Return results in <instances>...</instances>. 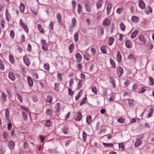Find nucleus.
<instances>
[{
    "label": "nucleus",
    "instance_id": "obj_28",
    "mask_svg": "<svg viewBox=\"0 0 154 154\" xmlns=\"http://www.w3.org/2000/svg\"><path fill=\"white\" fill-rule=\"evenodd\" d=\"M110 83L112 85L113 87L114 88H115L116 87V84L114 78L112 77H110Z\"/></svg>",
    "mask_w": 154,
    "mask_h": 154
},
{
    "label": "nucleus",
    "instance_id": "obj_36",
    "mask_svg": "<svg viewBox=\"0 0 154 154\" xmlns=\"http://www.w3.org/2000/svg\"><path fill=\"white\" fill-rule=\"evenodd\" d=\"M123 10L124 8L123 7L119 8L117 10L116 12L117 14H119L123 11Z\"/></svg>",
    "mask_w": 154,
    "mask_h": 154
},
{
    "label": "nucleus",
    "instance_id": "obj_9",
    "mask_svg": "<svg viewBox=\"0 0 154 154\" xmlns=\"http://www.w3.org/2000/svg\"><path fill=\"white\" fill-rule=\"evenodd\" d=\"M110 22L108 19H106L104 20L102 23V25L104 26H107L110 25Z\"/></svg>",
    "mask_w": 154,
    "mask_h": 154
},
{
    "label": "nucleus",
    "instance_id": "obj_21",
    "mask_svg": "<svg viewBox=\"0 0 154 154\" xmlns=\"http://www.w3.org/2000/svg\"><path fill=\"white\" fill-rule=\"evenodd\" d=\"M85 8L87 12H89L91 9V8L90 5L86 3L85 4Z\"/></svg>",
    "mask_w": 154,
    "mask_h": 154
},
{
    "label": "nucleus",
    "instance_id": "obj_1",
    "mask_svg": "<svg viewBox=\"0 0 154 154\" xmlns=\"http://www.w3.org/2000/svg\"><path fill=\"white\" fill-rule=\"evenodd\" d=\"M41 43L42 45V48L44 50H47L48 49V45L46 43V41L43 39L41 40Z\"/></svg>",
    "mask_w": 154,
    "mask_h": 154
},
{
    "label": "nucleus",
    "instance_id": "obj_39",
    "mask_svg": "<svg viewBox=\"0 0 154 154\" xmlns=\"http://www.w3.org/2000/svg\"><path fill=\"white\" fill-rule=\"evenodd\" d=\"M0 68L2 70L5 69V66L3 61L0 59Z\"/></svg>",
    "mask_w": 154,
    "mask_h": 154
},
{
    "label": "nucleus",
    "instance_id": "obj_12",
    "mask_svg": "<svg viewBox=\"0 0 154 154\" xmlns=\"http://www.w3.org/2000/svg\"><path fill=\"white\" fill-rule=\"evenodd\" d=\"M139 6L142 9H144L145 7V5L144 2L142 0H140L139 2Z\"/></svg>",
    "mask_w": 154,
    "mask_h": 154
},
{
    "label": "nucleus",
    "instance_id": "obj_54",
    "mask_svg": "<svg viewBox=\"0 0 154 154\" xmlns=\"http://www.w3.org/2000/svg\"><path fill=\"white\" fill-rule=\"evenodd\" d=\"M46 113L47 115L51 116L52 115V112L50 109H48L46 111Z\"/></svg>",
    "mask_w": 154,
    "mask_h": 154
},
{
    "label": "nucleus",
    "instance_id": "obj_63",
    "mask_svg": "<svg viewBox=\"0 0 154 154\" xmlns=\"http://www.w3.org/2000/svg\"><path fill=\"white\" fill-rule=\"evenodd\" d=\"M76 22V21L75 19L74 18H73L72 20V25L73 26H75Z\"/></svg>",
    "mask_w": 154,
    "mask_h": 154
},
{
    "label": "nucleus",
    "instance_id": "obj_16",
    "mask_svg": "<svg viewBox=\"0 0 154 154\" xmlns=\"http://www.w3.org/2000/svg\"><path fill=\"white\" fill-rule=\"evenodd\" d=\"M117 57L118 61L119 62H120L122 60V56L121 54V53L119 51L117 52Z\"/></svg>",
    "mask_w": 154,
    "mask_h": 154
},
{
    "label": "nucleus",
    "instance_id": "obj_6",
    "mask_svg": "<svg viewBox=\"0 0 154 154\" xmlns=\"http://www.w3.org/2000/svg\"><path fill=\"white\" fill-rule=\"evenodd\" d=\"M136 141L134 143V146L136 147H138L141 145L142 142V140L140 138H136Z\"/></svg>",
    "mask_w": 154,
    "mask_h": 154
},
{
    "label": "nucleus",
    "instance_id": "obj_47",
    "mask_svg": "<svg viewBox=\"0 0 154 154\" xmlns=\"http://www.w3.org/2000/svg\"><path fill=\"white\" fill-rule=\"evenodd\" d=\"M5 152V150L4 147H0V154H4Z\"/></svg>",
    "mask_w": 154,
    "mask_h": 154
},
{
    "label": "nucleus",
    "instance_id": "obj_53",
    "mask_svg": "<svg viewBox=\"0 0 154 154\" xmlns=\"http://www.w3.org/2000/svg\"><path fill=\"white\" fill-rule=\"evenodd\" d=\"M51 124L52 123L50 120H48L46 121L45 123V125H46V126H51Z\"/></svg>",
    "mask_w": 154,
    "mask_h": 154
},
{
    "label": "nucleus",
    "instance_id": "obj_14",
    "mask_svg": "<svg viewBox=\"0 0 154 154\" xmlns=\"http://www.w3.org/2000/svg\"><path fill=\"white\" fill-rule=\"evenodd\" d=\"M139 18L134 16H132L131 18V20L133 22H134L135 23H137L139 21Z\"/></svg>",
    "mask_w": 154,
    "mask_h": 154
},
{
    "label": "nucleus",
    "instance_id": "obj_37",
    "mask_svg": "<svg viewBox=\"0 0 154 154\" xmlns=\"http://www.w3.org/2000/svg\"><path fill=\"white\" fill-rule=\"evenodd\" d=\"M120 27L121 29L124 31L125 30V26L123 23H121L120 24Z\"/></svg>",
    "mask_w": 154,
    "mask_h": 154
},
{
    "label": "nucleus",
    "instance_id": "obj_8",
    "mask_svg": "<svg viewBox=\"0 0 154 154\" xmlns=\"http://www.w3.org/2000/svg\"><path fill=\"white\" fill-rule=\"evenodd\" d=\"M8 146L10 149H13L15 146L14 142L12 141H10L8 143Z\"/></svg>",
    "mask_w": 154,
    "mask_h": 154
},
{
    "label": "nucleus",
    "instance_id": "obj_31",
    "mask_svg": "<svg viewBox=\"0 0 154 154\" xmlns=\"http://www.w3.org/2000/svg\"><path fill=\"white\" fill-rule=\"evenodd\" d=\"M56 17L57 19L58 22L59 23H60L61 21V15L60 13L57 14Z\"/></svg>",
    "mask_w": 154,
    "mask_h": 154
},
{
    "label": "nucleus",
    "instance_id": "obj_23",
    "mask_svg": "<svg viewBox=\"0 0 154 154\" xmlns=\"http://www.w3.org/2000/svg\"><path fill=\"white\" fill-rule=\"evenodd\" d=\"M139 40L143 44H145V41L144 36L143 35H140L139 36Z\"/></svg>",
    "mask_w": 154,
    "mask_h": 154
},
{
    "label": "nucleus",
    "instance_id": "obj_10",
    "mask_svg": "<svg viewBox=\"0 0 154 154\" xmlns=\"http://www.w3.org/2000/svg\"><path fill=\"white\" fill-rule=\"evenodd\" d=\"M52 97L50 95H48L45 99L46 101L49 103H51L52 100Z\"/></svg>",
    "mask_w": 154,
    "mask_h": 154
},
{
    "label": "nucleus",
    "instance_id": "obj_59",
    "mask_svg": "<svg viewBox=\"0 0 154 154\" xmlns=\"http://www.w3.org/2000/svg\"><path fill=\"white\" fill-rule=\"evenodd\" d=\"M20 108L24 110L25 111H26L27 112H28L29 111L28 109L25 106H20Z\"/></svg>",
    "mask_w": 154,
    "mask_h": 154
},
{
    "label": "nucleus",
    "instance_id": "obj_58",
    "mask_svg": "<svg viewBox=\"0 0 154 154\" xmlns=\"http://www.w3.org/2000/svg\"><path fill=\"white\" fill-rule=\"evenodd\" d=\"M14 32L13 30H11L10 32V36L12 38H13L14 37Z\"/></svg>",
    "mask_w": 154,
    "mask_h": 154
},
{
    "label": "nucleus",
    "instance_id": "obj_41",
    "mask_svg": "<svg viewBox=\"0 0 154 154\" xmlns=\"http://www.w3.org/2000/svg\"><path fill=\"white\" fill-rule=\"evenodd\" d=\"M3 136L4 139L6 141H7L8 139V134L5 131H4L3 133Z\"/></svg>",
    "mask_w": 154,
    "mask_h": 154
},
{
    "label": "nucleus",
    "instance_id": "obj_25",
    "mask_svg": "<svg viewBox=\"0 0 154 154\" xmlns=\"http://www.w3.org/2000/svg\"><path fill=\"white\" fill-rule=\"evenodd\" d=\"M21 114L24 120L25 121L27 119V115L26 113L23 111L22 112Z\"/></svg>",
    "mask_w": 154,
    "mask_h": 154
},
{
    "label": "nucleus",
    "instance_id": "obj_24",
    "mask_svg": "<svg viewBox=\"0 0 154 154\" xmlns=\"http://www.w3.org/2000/svg\"><path fill=\"white\" fill-rule=\"evenodd\" d=\"M139 31L137 30H136L133 32L131 35V38H135L137 34L138 33Z\"/></svg>",
    "mask_w": 154,
    "mask_h": 154
},
{
    "label": "nucleus",
    "instance_id": "obj_11",
    "mask_svg": "<svg viewBox=\"0 0 154 154\" xmlns=\"http://www.w3.org/2000/svg\"><path fill=\"white\" fill-rule=\"evenodd\" d=\"M86 122L87 124L89 125L92 122L91 117L90 116H88L86 118Z\"/></svg>",
    "mask_w": 154,
    "mask_h": 154
},
{
    "label": "nucleus",
    "instance_id": "obj_46",
    "mask_svg": "<svg viewBox=\"0 0 154 154\" xmlns=\"http://www.w3.org/2000/svg\"><path fill=\"white\" fill-rule=\"evenodd\" d=\"M82 10V8L80 4L78 5V11L79 14H80Z\"/></svg>",
    "mask_w": 154,
    "mask_h": 154
},
{
    "label": "nucleus",
    "instance_id": "obj_4",
    "mask_svg": "<svg viewBox=\"0 0 154 154\" xmlns=\"http://www.w3.org/2000/svg\"><path fill=\"white\" fill-rule=\"evenodd\" d=\"M123 72V69L121 67H119L117 69V73L118 76L119 77H121L122 75Z\"/></svg>",
    "mask_w": 154,
    "mask_h": 154
},
{
    "label": "nucleus",
    "instance_id": "obj_29",
    "mask_svg": "<svg viewBox=\"0 0 154 154\" xmlns=\"http://www.w3.org/2000/svg\"><path fill=\"white\" fill-rule=\"evenodd\" d=\"M114 38L112 37L110 38L108 40V44L109 46H111L113 43Z\"/></svg>",
    "mask_w": 154,
    "mask_h": 154
},
{
    "label": "nucleus",
    "instance_id": "obj_57",
    "mask_svg": "<svg viewBox=\"0 0 154 154\" xmlns=\"http://www.w3.org/2000/svg\"><path fill=\"white\" fill-rule=\"evenodd\" d=\"M17 95L19 100L20 101V102H22L23 101L22 100V97L19 94H17Z\"/></svg>",
    "mask_w": 154,
    "mask_h": 154
},
{
    "label": "nucleus",
    "instance_id": "obj_27",
    "mask_svg": "<svg viewBox=\"0 0 154 154\" xmlns=\"http://www.w3.org/2000/svg\"><path fill=\"white\" fill-rule=\"evenodd\" d=\"M100 50L104 54H106L107 52L106 48V46H103L100 48Z\"/></svg>",
    "mask_w": 154,
    "mask_h": 154
},
{
    "label": "nucleus",
    "instance_id": "obj_45",
    "mask_svg": "<svg viewBox=\"0 0 154 154\" xmlns=\"http://www.w3.org/2000/svg\"><path fill=\"white\" fill-rule=\"evenodd\" d=\"M9 59L10 62L12 64H13L14 63V57L11 55L9 56Z\"/></svg>",
    "mask_w": 154,
    "mask_h": 154
},
{
    "label": "nucleus",
    "instance_id": "obj_2",
    "mask_svg": "<svg viewBox=\"0 0 154 154\" xmlns=\"http://www.w3.org/2000/svg\"><path fill=\"white\" fill-rule=\"evenodd\" d=\"M20 24L26 32H28L29 29L26 25L23 22L22 19L20 20Z\"/></svg>",
    "mask_w": 154,
    "mask_h": 154
},
{
    "label": "nucleus",
    "instance_id": "obj_52",
    "mask_svg": "<svg viewBox=\"0 0 154 154\" xmlns=\"http://www.w3.org/2000/svg\"><path fill=\"white\" fill-rule=\"evenodd\" d=\"M44 68L47 71H49V65L48 63H45L44 65Z\"/></svg>",
    "mask_w": 154,
    "mask_h": 154
},
{
    "label": "nucleus",
    "instance_id": "obj_61",
    "mask_svg": "<svg viewBox=\"0 0 154 154\" xmlns=\"http://www.w3.org/2000/svg\"><path fill=\"white\" fill-rule=\"evenodd\" d=\"M68 131V128L67 127H64L63 129V131L64 134H67V132Z\"/></svg>",
    "mask_w": 154,
    "mask_h": 154
},
{
    "label": "nucleus",
    "instance_id": "obj_40",
    "mask_svg": "<svg viewBox=\"0 0 154 154\" xmlns=\"http://www.w3.org/2000/svg\"><path fill=\"white\" fill-rule=\"evenodd\" d=\"M119 149H121L122 151L124 149L125 147L124 144L123 143H119Z\"/></svg>",
    "mask_w": 154,
    "mask_h": 154
},
{
    "label": "nucleus",
    "instance_id": "obj_62",
    "mask_svg": "<svg viewBox=\"0 0 154 154\" xmlns=\"http://www.w3.org/2000/svg\"><path fill=\"white\" fill-rule=\"evenodd\" d=\"M87 100V98L86 97H85L82 100V101L80 103V105H82L83 104H84L86 102Z\"/></svg>",
    "mask_w": 154,
    "mask_h": 154
},
{
    "label": "nucleus",
    "instance_id": "obj_26",
    "mask_svg": "<svg viewBox=\"0 0 154 154\" xmlns=\"http://www.w3.org/2000/svg\"><path fill=\"white\" fill-rule=\"evenodd\" d=\"M74 46L73 44H70L69 46V50L70 53H72L74 50Z\"/></svg>",
    "mask_w": 154,
    "mask_h": 154
},
{
    "label": "nucleus",
    "instance_id": "obj_48",
    "mask_svg": "<svg viewBox=\"0 0 154 154\" xmlns=\"http://www.w3.org/2000/svg\"><path fill=\"white\" fill-rule=\"evenodd\" d=\"M5 14L6 17V20L7 21H9V20H8V18L9 17H10V14L9 13L8 9H7L5 11Z\"/></svg>",
    "mask_w": 154,
    "mask_h": 154
},
{
    "label": "nucleus",
    "instance_id": "obj_64",
    "mask_svg": "<svg viewBox=\"0 0 154 154\" xmlns=\"http://www.w3.org/2000/svg\"><path fill=\"white\" fill-rule=\"evenodd\" d=\"M146 90V89H144V88H142L140 90H139L138 91V93L140 94H141L143 93Z\"/></svg>",
    "mask_w": 154,
    "mask_h": 154
},
{
    "label": "nucleus",
    "instance_id": "obj_18",
    "mask_svg": "<svg viewBox=\"0 0 154 154\" xmlns=\"http://www.w3.org/2000/svg\"><path fill=\"white\" fill-rule=\"evenodd\" d=\"M27 80L30 86H32L33 85V82L31 78L29 76H28L27 77Z\"/></svg>",
    "mask_w": 154,
    "mask_h": 154
},
{
    "label": "nucleus",
    "instance_id": "obj_19",
    "mask_svg": "<svg viewBox=\"0 0 154 154\" xmlns=\"http://www.w3.org/2000/svg\"><path fill=\"white\" fill-rule=\"evenodd\" d=\"M8 77L10 79L13 81H14L15 79V75L12 72H10L9 73Z\"/></svg>",
    "mask_w": 154,
    "mask_h": 154
},
{
    "label": "nucleus",
    "instance_id": "obj_3",
    "mask_svg": "<svg viewBox=\"0 0 154 154\" xmlns=\"http://www.w3.org/2000/svg\"><path fill=\"white\" fill-rule=\"evenodd\" d=\"M23 60L26 65L27 66H29L30 65V62L29 58L26 55H25L24 56Z\"/></svg>",
    "mask_w": 154,
    "mask_h": 154
},
{
    "label": "nucleus",
    "instance_id": "obj_55",
    "mask_svg": "<svg viewBox=\"0 0 154 154\" xmlns=\"http://www.w3.org/2000/svg\"><path fill=\"white\" fill-rule=\"evenodd\" d=\"M38 28L40 31V32L41 33H43L44 32V31L42 29L41 25L40 24H38Z\"/></svg>",
    "mask_w": 154,
    "mask_h": 154
},
{
    "label": "nucleus",
    "instance_id": "obj_42",
    "mask_svg": "<svg viewBox=\"0 0 154 154\" xmlns=\"http://www.w3.org/2000/svg\"><path fill=\"white\" fill-rule=\"evenodd\" d=\"M92 92L96 94L97 93V90L95 86H93L91 88Z\"/></svg>",
    "mask_w": 154,
    "mask_h": 154
},
{
    "label": "nucleus",
    "instance_id": "obj_49",
    "mask_svg": "<svg viewBox=\"0 0 154 154\" xmlns=\"http://www.w3.org/2000/svg\"><path fill=\"white\" fill-rule=\"evenodd\" d=\"M2 97L4 101L5 102L6 101V94L4 92H2Z\"/></svg>",
    "mask_w": 154,
    "mask_h": 154
},
{
    "label": "nucleus",
    "instance_id": "obj_20",
    "mask_svg": "<svg viewBox=\"0 0 154 154\" xmlns=\"http://www.w3.org/2000/svg\"><path fill=\"white\" fill-rule=\"evenodd\" d=\"M125 45L127 48H131L132 47L131 42L129 41H127L125 42Z\"/></svg>",
    "mask_w": 154,
    "mask_h": 154
},
{
    "label": "nucleus",
    "instance_id": "obj_15",
    "mask_svg": "<svg viewBox=\"0 0 154 154\" xmlns=\"http://www.w3.org/2000/svg\"><path fill=\"white\" fill-rule=\"evenodd\" d=\"M103 3V1L102 0H100L97 2L96 5L97 9H98L101 7Z\"/></svg>",
    "mask_w": 154,
    "mask_h": 154
},
{
    "label": "nucleus",
    "instance_id": "obj_34",
    "mask_svg": "<svg viewBox=\"0 0 154 154\" xmlns=\"http://www.w3.org/2000/svg\"><path fill=\"white\" fill-rule=\"evenodd\" d=\"M84 57L85 59L87 61H89L90 60V56L88 53H86L84 55Z\"/></svg>",
    "mask_w": 154,
    "mask_h": 154
},
{
    "label": "nucleus",
    "instance_id": "obj_7",
    "mask_svg": "<svg viewBox=\"0 0 154 154\" xmlns=\"http://www.w3.org/2000/svg\"><path fill=\"white\" fill-rule=\"evenodd\" d=\"M112 7V4L110 3H109L106 8L107 15H109L110 14Z\"/></svg>",
    "mask_w": 154,
    "mask_h": 154
},
{
    "label": "nucleus",
    "instance_id": "obj_43",
    "mask_svg": "<svg viewBox=\"0 0 154 154\" xmlns=\"http://www.w3.org/2000/svg\"><path fill=\"white\" fill-rule=\"evenodd\" d=\"M125 121V119L123 118H120L117 120V121L120 123H123Z\"/></svg>",
    "mask_w": 154,
    "mask_h": 154
},
{
    "label": "nucleus",
    "instance_id": "obj_30",
    "mask_svg": "<svg viewBox=\"0 0 154 154\" xmlns=\"http://www.w3.org/2000/svg\"><path fill=\"white\" fill-rule=\"evenodd\" d=\"M20 8L21 12L23 13L24 12L25 8L24 5L23 4L21 3L20 5Z\"/></svg>",
    "mask_w": 154,
    "mask_h": 154
},
{
    "label": "nucleus",
    "instance_id": "obj_50",
    "mask_svg": "<svg viewBox=\"0 0 154 154\" xmlns=\"http://www.w3.org/2000/svg\"><path fill=\"white\" fill-rule=\"evenodd\" d=\"M82 137L83 139V140L84 141H86L87 138V134L84 131H83L82 133Z\"/></svg>",
    "mask_w": 154,
    "mask_h": 154
},
{
    "label": "nucleus",
    "instance_id": "obj_60",
    "mask_svg": "<svg viewBox=\"0 0 154 154\" xmlns=\"http://www.w3.org/2000/svg\"><path fill=\"white\" fill-rule=\"evenodd\" d=\"M149 82L151 84V85H153L154 84V81H153V79L150 77H149Z\"/></svg>",
    "mask_w": 154,
    "mask_h": 154
},
{
    "label": "nucleus",
    "instance_id": "obj_56",
    "mask_svg": "<svg viewBox=\"0 0 154 154\" xmlns=\"http://www.w3.org/2000/svg\"><path fill=\"white\" fill-rule=\"evenodd\" d=\"M9 111L8 109L5 110V118L8 119L9 116Z\"/></svg>",
    "mask_w": 154,
    "mask_h": 154
},
{
    "label": "nucleus",
    "instance_id": "obj_5",
    "mask_svg": "<svg viewBox=\"0 0 154 154\" xmlns=\"http://www.w3.org/2000/svg\"><path fill=\"white\" fill-rule=\"evenodd\" d=\"M75 57L76 60V61L77 62H80L82 60V56L79 53H77L75 55Z\"/></svg>",
    "mask_w": 154,
    "mask_h": 154
},
{
    "label": "nucleus",
    "instance_id": "obj_33",
    "mask_svg": "<svg viewBox=\"0 0 154 154\" xmlns=\"http://www.w3.org/2000/svg\"><path fill=\"white\" fill-rule=\"evenodd\" d=\"M74 37V41L76 42L78 41L79 39V35L77 32H76L75 33Z\"/></svg>",
    "mask_w": 154,
    "mask_h": 154
},
{
    "label": "nucleus",
    "instance_id": "obj_35",
    "mask_svg": "<svg viewBox=\"0 0 154 154\" xmlns=\"http://www.w3.org/2000/svg\"><path fill=\"white\" fill-rule=\"evenodd\" d=\"M147 10L146 11V13L147 14H149V12L150 13H151L152 12V8L149 6L147 7Z\"/></svg>",
    "mask_w": 154,
    "mask_h": 154
},
{
    "label": "nucleus",
    "instance_id": "obj_38",
    "mask_svg": "<svg viewBox=\"0 0 154 154\" xmlns=\"http://www.w3.org/2000/svg\"><path fill=\"white\" fill-rule=\"evenodd\" d=\"M110 62L112 67L113 68H115V63L114 61L112 59H110Z\"/></svg>",
    "mask_w": 154,
    "mask_h": 154
},
{
    "label": "nucleus",
    "instance_id": "obj_22",
    "mask_svg": "<svg viewBox=\"0 0 154 154\" xmlns=\"http://www.w3.org/2000/svg\"><path fill=\"white\" fill-rule=\"evenodd\" d=\"M107 94V89L105 88H103L102 89V90L101 93V95L103 97L106 96Z\"/></svg>",
    "mask_w": 154,
    "mask_h": 154
},
{
    "label": "nucleus",
    "instance_id": "obj_51",
    "mask_svg": "<svg viewBox=\"0 0 154 154\" xmlns=\"http://www.w3.org/2000/svg\"><path fill=\"white\" fill-rule=\"evenodd\" d=\"M57 78L60 81H61L62 79V75L60 73H58L57 75Z\"/></svg>",
    "mask_w": 154,
    "mask_h": 154
},
{
    "label": "nucleus",
    "instance_id": "obj_44",
    "mask_svg": "<svg viewBox=\"0 0 154 154\" xmlns=\"http://www.w3.org/2000/svg\"><path fill=\"white\" fill-rule=\"evenodd\" d=\"M153 112V108H151L150 110V112L148 114V117H150L151 116Z\"/></svg>",
    "mask_w": 154,
    "mask_h": 154
},
{
    "label": "nucleus",
    "instance_id": "obj_32",
    "mask_svg": "<svg viewBox=\"0 0 154 154\" xmlns=\"http://www.w3.org/2000/svg\"><path fill=\"white\" fill-rule=\"evenodd\" d=\"M103 144L104 146L106 147H108L109 146L111 147L113 145L112 143H106L103 142Z\"/></svg>",
    "mask_w": 154,
    "mask_h": 154
},
{
    "label": "nucleus",
    "instance_id": "obj_13",
    "mask_svg": "<svg viewBox=\"0 0 154 154\" xmlns=\"http://www.w3.org/2000/svg\"><path fill=\"white\" fill-rule=\"evenodd\" d=\"M82 117V113L80 112H79L77 113V116L75 119V120L76 121H80L81 120Z\"/></svg>",
    "mask_w": 154,
    "mask_h": 154
},
{
    "label": "nucleus",
    "instance_id": "obj_17",
    "mask_svg": "<svg viewBox=\"0 0 154 154\" xmlns=\"http://www.w3.org/2000/svg\"><path fill=\"white\" fill-rule=\"evenodd\" d=\"M55 108L57 112H58L60 111L61 109V105L60 103H57L55 106Z\"/></svg>",
    "mask_w": 154,
    "mask_h": 154
}]
</instances>
